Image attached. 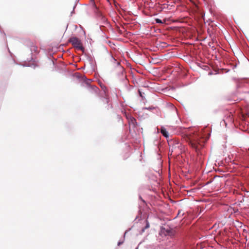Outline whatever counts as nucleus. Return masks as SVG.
<instances>
[{
	"mask_svg": "<svg viewBox=\"0 0 249 249\" xmlns=\"http://www.w3.org/2000/svg\"><path fill=\"white\" fill-rule=\"evenodd\" d=\"M186 135L189 141L190 144L196 151L199 150L202 147V144L199 142V136L196 134H186Z\"/></svg>",
	"mask_w": 249,
	"mask_h": 249,
	"instance_id": "f257e3e1",
	"label": "nucleus"
},
{
	"mask_svg": "<svg viewBox=\"0 0 249 249\" xmlns=\"http://www.w3.org/2000/svg\"><path fill=\"white\" fill-rule=\"evenodd\" d=\"M68 42L71 43L75 49L82 51H84V48L82 46V42L78 37L74 36L71 37L69 39Z\"/></svg>",
	"mask_w": 249,
	"mask_h": 249,
	"instance_id": "f03ea898",
	"label": "nucleus"
},
{
	"mask_svg": "<svg viewBox=\"0 0 249 249\" xmlns=\"http://www.w3.org/2000/svg\"><path fill=\"white\" fill-rule=\"evenodd\" d=\"M116 71H117V75L120 80L125 85H127L128 83V80L125 74V71L124 68L123 66H119V69H117Z\"/></svg>",
	"mask_w": 249,
	"mask_h": 249,
	"instance_id": "7ed1b4c3",
	"label": "nucleus"
},
{
	"mask_svg": "<svg viewBox=\"0 0 249 249\" xmlns=\"http://www.w3.org/2000/svg\"><path fill=\"white\" fill-rule=\"evenodd\" d=\"M122 113L124 114L128 120L129 127H135L136 126V121L135 119L131 115L127 114L126 110H122Z\"/></svg>",
	"mask_w": 249,
	"mask_h": 249,
	"instance_id": "20e7f679",
	"label": "nucleus"
},
{
	"mask_svg": "<svg viewBox=\"0 0 249 249\" xmlns=\"http://www.w3.org/2000/svg\"><path fill=\"white\" fill-rule=\"evenodd\" d=\"M91 81L92 80L86 78L85 83L87 85L88 88L96 92L99 90V89L96 86L91 85Z\"/></svg>",
	"mask_w": 249,
	"mask_h": 249,
	"instance_id": "39448f33",
	"label": "nucleus"
},
{
	"mask_svg": "<svg viewBox=\"0 0 249 249\" xmlns=\"http://www.w3.org/2000/svg\"><path fill=\"white\" fill-rule=\"evenodd\" d=\"M110 61L113 64L114 66L116 67V70L119 69V66H122L120 62L118 61L112 55H111Z\"/></svg>",
	"mask_w": 249,
	"mask_h": 249,
	"instance_id": "423d86ee",
	"label": "nucleus"
},
{
	"mask_svg": "<svg viewBox=\"0 0 249 249\" xmlns=\"http://www.w3.org/2000/svg\"><path fill=\"white\" fill-rule=\"evenodd\" d=\"M30 51L32 53H35V55H36L39 53L37 47L36 45H35L33 43H32L30 46Z\"/></svg>",
	"mask_w": 249,
	"mask_h": 249,
	"instance_id": "0eeeda50",
	"label": "nucleus"
},
{
	"mask_svg": "<svg viewBox=\"0 0 249 249\" xmlns=\"http://www.w3.org/2000/svg\"><path fill=\"white\" fill-rule=\"evenodd\" d=\"M160 133L166 138H167L169 137V133H168V131L166 130V129L164 127H163V126L161 127Z\"/></svg>",
	"mask_w": 249,
	"mask_h": 249,
	"instance_id": "6e6552de",
	"label": "nucleus"
},
{
	"mask_svg": "<svg viewBox=\"0 0 249 249\" xmlns=\"http://www.w3.org/2000/svg\"><path fill=\"white\" fill-rule=\"evenodd\" d=\"M165 107L170 108L171 109H177V108L173 104L170 102H165Z\"/></svg>",
	"mask_w": 249,
	"mask_h": 249,
	"instance_id": "1a4fd4ad",
	"label": "nucleus"
},
{
	"mask_svg": "<svg viewBox=\"0 0 249 249\" xmlns=\"http://www.w3.org/2000/svg\"><path fill=\"white\" fill-rule=\"evenodd\" d=\"M23 66L24 67H33L34 69H35L36 67H37V65L34 63L29 64L28 63H25L23 65Z\"/></svg>",
	"mask_w": 249,
	"mask_h": 249,
	"instance_id": "9d476101",
	"label": "nucleus"
},
{
	"mask_svg": "<svg viewBox=\"0 0 249 249\" xmlns=\"http://www.w3.org/2000/svg\"><path fill=\"white\" fill-rule=\"evenodd\" d=\"M90 1L91 2V4L92 5L93 7L96 10H98L97 6L96 5L94 0H90Z\"/></svg>",
	"mask_w": 249,
	"mask_h": 249,
	"instance_id": "9b49d317",
	"label": "nucleus"
},
{
	"mask_svg": "<svg viewBox=\"0 0 249 249\" xmlns=\"http://www.w3.org/2000/svg\"><path fill=\"white\" fill-rule=\"evenodd\" d=\"M155 21L156 23H158V24H162L163 23L162 20L160 18H155Z\"/></svg>",
	"mask_w": 249,
	"mask_h": 249,
	"instance_id": "f8f14e48",
	"label": "nucleus"
},
{
	"mask_svg": "<svg viewBox=\"0 0 249 249\" xmlns=\"http://www.w3.org/2000/svg\"><path fill=\"white\" fill-rule=\"evenodd\" d=\"M99 85H100V87L104 90V92L106 93V90L107 89L106 86L102 83H99Z\"/></svg>",
	"mask_w": 249,
	"mask_h": 249,
	"instance_id": "ddd939ff",
	"label": "nucleus"
},
{
	"mask_svg": "<svg viewBox=\"0 0 249 249\" xmlns=\"http://www.w3.org/2000/svg\"><path fill=\"white\" fill-rule=\"evenodd\" d=\"M138 92H139V94L140 96H141L142 97V99L143 100L144 96L143 95L144 94V93L142 92V91H141L140 90H139Z\"/></svg>",
	"mask_w": 249,
	"mask_h": 249,
	"instance_id": "4468645a",
	"label": "nucleus"
},
{
	"mask_svg": "<svg viewBox=\"0 0 249 249\" xmlns=\"http://www.w3.org/2000/svg\"><path fill=\"white\" fill-rule=\"evenodd\" d=\"M76 1H77V0H76ZM76 2L77 1L75 2V3L74 5L73 6V10L71 12V15H72V14H73L74 13V9L75 8V7L77 5Z\"/></svg>",
	"mask_w": 249,
	"mask_h": 249,
	"instance_id": "2eb2a0df",
	"label": "nucleus"
},
{
	"mask_svg": "<svg viewBox=\"0 0 249 249\" xmlns=\"http://www.w3.org/2000/svg\"><path fill=\"white\" fill-rule=\"evenodd\" d=\"M146 226L145 227V228L142 229V231H144L145 229L148 228L149 227V224L148 221L146 220Z\"/></svg>",
	"mask_w": 249,
	"mask_h": 249,
	"instance_id": "dca6fc26",
	"label": "nucleus"
},
{
	"mask_svg": "<svg viewBox=\"0 0 249 249\" xmlns=\"http://www.w3.org/2000/svg\"><path fill=\"white\" fill-rule=\"evenodd\" d=\"M142 109H156L155 107H143Z\"/></svg>",
	"mask_w": 249,
	"mask_h": 249,
	"instance_id": "f3484780",
	"label": "nucleus"
},
{
	"mask_svg": "<svg viewBox=\"0 0 249 249\" xmlns=\"http://www.w3.org/2000/svg\"><path fill=\"white\" fill-rule=\"evenodd\" d=\"M177 145H175V148H176V147H179V143H177Z\"/></svg>",
	"mask_w": 249,
	"mask_h": 249,
	"instance_id": "a211bd4d",
	"label": "nucleus"
},
{
	"mask_svg": "<svg viewBox=\"0 0 249 249\" xmlns=\"http://www.w3.org/2000/svg\"><path fill=\"white\" fill-rule=\"evenodd\" d=\"M122 243H123V242L119 241V242L118 243V246H120V245H121Z\"/></svg>",
	"mask_w": 249,
	"mask_h": 249,
	"instance_id": "6ab92c4d",
	"label": "nucleus"
},
{
	"mask_svg": "<svg viewBox=\"0 0 249 249\" xmlns=\"http://www.w3.org/2000/svg\"><path fill=\"white\" fill-rule=\"evenodd\" d=\"M105 100L107 101V102H108V98L107 97H105Z\"/></svg>",
	"mask_w": 249,
	"mask_h": 249,
	"instance_id": "aec40b11",
	"label": "nucleus"
},
{
	"mask_svg": "<svg viewBox=\"0 0 249 249\" xmlns=\"http://www.w3.org/2000/svg\"><path fill=\"white\" fill-rule=\"evenodd\" d=\"M208 74H209V75H212V74H213V72H212V71L209 72Z\"/></svg>",
	"mask_w": 249,
	"mask_h": 249,
	"instance_id": "412c9836",
	"label": "nucleus"
},
{
	"mask_svg": "<svg viewBox=\"0 0 249 249\" xmlns=\"http://www.w3.org/2000/svg\"><path fill=\"white\" fill-rule=\"evenodd\" d=\"M108 2L111 3V0H106Z\"/></svg>",
	"mask_w": 249,
	"mask_h": 249,
	"instance_id": "4be33fe9",
	"label": "nucleus"
},
{
	"mask_svg": "<svg viewBox=\"0 0 249 249\" xmlns=\"http://www.w3.org/2000/svg\"><path fill=\"white\" fill-rule=\"evenodd\" d=\"M31 61H33L34 62H35V60H34V58H33V57H31Z\"/></svg>",
	"mask_w": 249,
	"mask_h": 249,
	"instance_id": "5701e85b",
	"label": "nucleus"
},
{
	"mask_svg": "<svg viewBox=\"0 0 249 249\" xmlns=\"http://www.w3.org/2000/svg\"><path fill=\"white\" fill-rule=\"evenodd\" d=\"M204 67H205L204 68V69H205V70L206 69V68H208L207 66H204Z\"/></svg>",
	"mask_w": 249,
	"mask_h": 249,
	"instance_id": "b1692460",
	"label": "nucleus"
},
{
	"mask_svg": "<svg viewBox=\"0 0 249 249\" xmlns=\"http://www.w3.org/2000/svg\"><path fill=\"white\" fill-rule=\"evenodd\" d=\"M157 132H158V133H159V128H157Z\"/></svg>",
	"mask_w": 249,
	"mask_h": 249,
	"instance_id": "393cba45",
	"label": "nucleus"
},
{
	"mask_svg": "<svg viewBox=\"0 0 249 249\" xmlns=\"http://www.w3.org/2000/svg\"><path fill=\"white\" fill-rule=\"evenodd\" d=\"M174 148V146H172V151H173V148Z\"/></svg>",
	"mask_w": 249,
	"mask_h": 249,
	"instance_id": "a878e982",
	"label": "nucleus"
},
{
	"mask_svg": "<svg viewBox=\"0 0 249 249\" xmlns=\"http://www.w3.org/2000/svg\"><path fill=\"white\" fill-rule=\"evenodd\" d=\"M8 51H9V52L10 53H11L10 51L9 50V49H8Z\"/></svg>",
	"mask_w": 249,
	"mask_h": 249,
	"instance_id": "bb28decb",
	"label": "nucleus"
},
{
	"mask_svg": "<svg viewBox=\"0 0 249 249\" xmlns=\"http://www.w3.org/2000/svg\"><path fill=\"white\" fill-rule=\"evenodd\" d=\"M89 58V60L90 61L91 60V58Z\"/></svg>",
	"mask_w": 249,
	"mask_h": 249,
	"instance_id": "cd10ccee",
	"label": "nucleus"
}]
</instances>
